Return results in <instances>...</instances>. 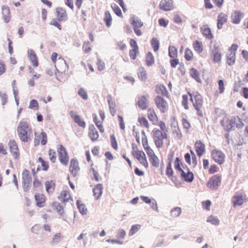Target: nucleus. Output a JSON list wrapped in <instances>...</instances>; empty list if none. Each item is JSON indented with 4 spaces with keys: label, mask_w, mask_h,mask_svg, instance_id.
<instances>
[{
    "label": "nucleus",
    "mask_w": 248,
    "mask_h": 248,
    "mask_svg": "<svg viewBox=\"0 0 248 248\" xmlns=\"http://www.w3.org/2000/svg\"><path fill=\"white\" fill-rule=\"evenodd\" d=\"M34 197L36 205L37 207L42 208L45 206L46 201V198L44 194L37 193L34 195Z\"/></svg>",
    "instance_id": "13"
},
{
    "label": "nucleus",
    "mask_w": 248,
    "mask_h": 248,
    "mask_svg": "<svg viewBox=\"0 0 248 248\" xmlns=\"http://www.w3.org/2000/svg\"><path fill=\"white\" fill-rule=\"evenodd\" d=\"M160 9L165 11H170L173 8L172 0H162L159 4Z\"/></svg>",
    "instance_id": "19"
},
{
    "label": "nucleus",
    "mask_w": 248,
    "mask_h": 248,
    "mask_svg": "<svg viewBox=\"0 0 248 248\" xmlns=\"http://www.w3.org/2000/svg\"><path fill=\"white\" fill-rule=\"evenodd\" d=\"M47 141V135L45 132L42 131L40 134L35 133V138L34 140L35 146H38L40 143H41L42 145H45L46 144Z\"/></svg>",
    "instance_id": "9"
},
{
    "label": "nucleus",
    "mask_w": 248,
    "mask_h": 248,
    "mask_svg": "<svg viewBox=\"0 0 248 248\" xmlns=\"http://www.w3.org/2000/svg\"><path fill=\"white\" fill-rule=\"evenodd\" d=\"M141 228V226L139 224H136L133 225L129 231V235L132 236L136 233L138 231L140 230Z\"/></svg>",
    "instance_id": "54"
},
{
    "label": "nucleus",
    "mask_w": 248,
    "mask_h": 248,
    "mask_svg": "<svg viewBox=\"0 0 248 248\" xmlns=\"http://www.w3.org/2000/svg\"><path fill=\"white\" fill-rule=\"evenodd\" d=\"M107 100L109 105V109L110 113L112 115H114L115 114V101L111 95H108L107 96Z\"/></svg>",
    "instance_id": "32"
},
{
    "label": "nucleus",
    "mask_w": 248,
    "mask_h": 248,
    "mask_svg": "<svg viewBox=\"0 0 248 248\" xmlns=\"http://www.w3.org/2000/svg\"><path fill=\"white\" fill-rule=\"evenodd\" d=\"M213 55V61L215 62H218L221 61V54L218 52H215L214 53L212 54Z\"/></svg>",
    "instance_id": "64"
},
{
    "label": "nucleus",
    "mask_w": 248,
    "mask_h": 248,
    "mask_svg": "<svg viewBox=\"0 0 248 248\" xmlns=\"http://www.w3.org/2000/svg\"><path fill=\"white\" fill-rule=\"evenodd\" d=\"M7 67L5 62L0 60V76L4 74L6 71Z\"/></svg>",
    "instance_id": "57"
},
{
    "label": "nucleus",
    "mask_w": 248,
    "mask_h": 248,
    "mask_svg": "<svg viewBox=\"0 0 248 248\" xmlns=\"http://www.w3.org/2000/svg\"><path fill=\"white\" fill-rule=\"evenodd\" d=\"M77 205L79 212L82 215L86 214L87 211V208H86L85 205L82 203L81 201L78 200L77 201Z\"/></svg>",
    "instance_id": "41"
},
{
    "label": "nucleus",
    "mask_w": 248,
    "mask_h": 248,
    "mask_svg": "<svg viewBox=\"0 0 248 248\" xmlns=\"http://www.w3.org/2000/svg\"><path fill=\"white\" fill-rule=\"evenodd\" d=\"M58 199L62 203H66L73 201L69 191L66 190H62L61 192L60 196H58Z\"/></svg>",
    "instance_id": "18"
},
{
    "label": "nucleus",
    "mask_w": 248,
    "mask_h": 248,
    "mask_svg": "<svg viewBox=\"0 0 248 248\" xmlns=\"http://www.w3.org/2000/svg\"><path fill=\"white\" fill-rule=\"evenodd\" d=\"M146 62L148 66H151L154 63V58L150 52L146 54Z\"/></svg>",
    "instance_id": "46"
},
{
    "label": "nucleus",
    "mask_w": 248,
    "mask_h": 248,
    "mask_svg": "<svg viewBox=\"0 0 248 248\" xmlns=\"http://www.w3.org/2000/svg\"><path fill=\"white\" fill-rule=\"evenodd\" d=\"M28 58L30 60L33 67H37L39 65L38 59L35 51L30 49L27 52Z\"/></svg>",
    "instance_id": "17"
},
{
    "label": "nucleus",
    "mask_w": 248,
    "mask_h": 248,
    "mask_svg": "<svg viewBox=\"0 0 248 248\" xmlns=\"http://www.w3.org/2000/svg\"><path fill=\"white\" fill-rule=\"evenodd\" d=\"M29 108L35 110H37L39 109V104L37 100L32 99L31 100L29 106Z\"/></svg>",
    "instance_id": "49"
},
{
    "label": "nucleus",
    "mask_w": 248,
    "mask_h": 248,
    "mask_svg": "<svg viewBox=\"0 0 248 248\" xmlns=\"http://www.w3.org/2000/svg\"><path fill=\"white\" fill-rule=\"evenodd\" d=\"M57 19L59 21H65L68 18L66 10L63 7H57L56 9Z\"/></svg>",
    "instance_id": "15"
},
{
    "label": "nucleus",
    "mask_w": 248,
    "mask_h": 248,
    "mask_svg": "<svg viewBox=\"0 0 248 248\" xmlns=\"http://www.w3.org/2000/svg\"><path fill=\"white\" fill-rule=\"evenodd\" d=\"M202 34L208 39H211L213 37L211 30L209 28H205L203 30Z\"/></svg>",
    "instance_id": "61"
},
{
    "label": "nucleus",
    "mask_w": 248,
    "mask_h": 248,
    "mask_svg": "<svg viewBox=\"0 0 248 248\" xmlns=\"http://www.w3.org/2000/svg\"><path fill=\"white\" fill-rule=\"evenodd\" d=\"M82 49L85 53H89L92 50L91 44L89 42H85L83 45Z\"/></svg>",
    "instance_id": "56"
},
{
    "label": "nucleus",
    "mask_w": 248,
    "mask_h": 248,
    "mask_svg": "<svg viewBox=\"0 0 248 248\" xmlns=\"http://www.w3.org/2000/svg\"><path fill=\"white\" fill-rule=\"evenodd\" d=\"M42 187V184L41 181L38 179L35 178L33 182V188L35 189L37 188H41Z\"/></svg>",
    "instance_id": "63"
},
{
    "label": "nucleus",
    "mask_w": 248,
    "mask_h": 248,
    "mask_svg": "<svg viewBox=\"0 0 248 248\" xmlns=\"http://www.w3.org/2000/svg\"><path fill=\"white\" fill-rule=\"evenodd\" d=\"M110 140L111 145L112 147H113V148L116 150H117V149H118L117 143V141L116 140V138L114 135H112L110 136Z\"/></svg>",
    "instance_id": "62"
},
{
    "label": "nucleus",
    "mask_w": 248,
    "mask_h": 248,
    "mask_svg": "<svg viewBox=\"0 0 248 248\" xmlns=\"http://www.w3.org/2000/svg\"><path fill=\"white\" fill-rule=\"evenodd\" d=\"M188 171L186 172L185 171H182L181 176L184 180L187 182H191L194 179V175L193 173L189 171L187 169Z\"/></svg>",
    "instance_id": "30"
},
{
    "label": "nucleus",
    "mask_w": 248,
    "mask_h": 248,
    "mask_svg": "<svg viewBox=\"0 0 248 248\" xmlns=\"http://www.w3.org/2000/svg\"><path fill=\"white\" fill-rule=\"evenodd\" d=\"M193 57L192 51L189 48H186L185 53V57L187 61H190Z\"/></svg>",
    "instance_id": "58"
},
{
    "label": "nucleus",
    "mask_w": 248,
    "mask_h": 248,
    "mask_svg": "<svg viewBox=\"0 0 248 248\" xmlns=\"http://www.w3.org/2000/svg\"><path fill=\"white\" fill-rule=\"evenodd\" d=\"M155 105L162 113H165L168 110V104L165 99L161 96H157L155 99Z\"/></svg>",
    "instance_id": "5"
},
{
    "label": "nucleus",
    "mask_w": 248,
    "mask_h": 248,
    "mask_svg": "<svg viewBox=\"0 0 248 248\" xmlns=\"http://www.w3.org/2000/svg\"><path fill=\"white\" fill-rule=\"evenodd\" d=\"M103 189V187L102 184H97L94 186L93 189V193L96 200H98L102 195Z\"/></svg>",
    "instance_id": "27"
},
{
    "label": "nucleus",
    "mask_w": 248,
    "mask_h": 248,
    "mask_svg": "<svg viewBox=\"0 0 248 248\" xmlns=\"http://www.w3.org/2000/svg\"><path fill=\"white\" fill-rule=\"evenodd\" d=\"M49 158L52 163H55L56 160V154L54 150L50 149L48 151Z\"/></svg>",
    "instance_id": "50"
},
{
    "label": "nucleus",
    "mask_w": 248,
    "mask_h": 248,
    "mask_svg": "<svg viewBox=\"0 0 248 248\" xmlns=\"http://www.w3.org/2000/svg\"><path fill=\"white\" fill-rule=\"evenodd\" d=\"M111 7L113 9V11L114 12V13L118 16L120 17L123 16L122 11L119 6H118L116 4L113 3L111 4Z\"/></svg>",
    "instance_id": "52"
},
{
    "label": "nucleus",
    "mask_w": 248,
    "mask_h": 248,
    "mask_svg": "<svg viewBox=\"0 0 248 248\" xmlns=\"http://www.w3.org/2000/svg\"><path fill=\"white\" fill-rule=\"evenodd\" d=\"M78 94L84 100H87L88 99V94L87 92L83 88L79 89L78 91Z\"/></svg>",
    "instance_id": "60"
},
{
    "label": "nucleus",
    "mask_w": 248,
    "mask_h": 248,
    "mask_svg": "<svg viewBox=\"0 0 248 248\" xmlns=\"http://www.w3.org/2000/svg\"><path fill=\"white\" fill-rule=\"evenodd\" d=\"M227 16L226 14L220 13L218 16L217 27L220 29L222 25L227 21Z\"/></svg>",
    "instance_id": "31"
},
{
    "label": "nucleus",
    "mask_w": 248,
    "mask_h": 248,
    "mask_svg": "<svg viewBox=\"0 0 248 248\" xmlns=\"http://www.w3.org/2000/svg\"><path fill=\"white\" fill-rule=\"evenodd\" d=\"M9 146L10 152L13 157L16 159H18L20 156V153L16 141L14 140H10Z\"/></svg>",
    "instance_id": "12"
},
{
    "label": "nucleus",
    "mask_w": 248,
    "mask_h": 248,
    "mask_svg": "<svg viewBox=\"0 0 248 248\" xmlns=\"http://www.w3.org/2000/svg\"><path fill=\"white\" fill-rule=\"evenodd\" d=\"M52 209L56 211L58 214L61 216H63L64 215V207L61 204L57 202H54L51 204Z\"/></svg>",
    "instance_id": "24"
},
{
    "label": "nucleus",
    "mask_w": 248,
    "mask_h": 248,
    "mask_svg": "<svg viewBox=\"0 0 248 248\" xmlns=\"http://www.w3.org/2000/svg\"><path fill=\"white\" fill-rule=\"evenodd\" d=\"M149 160H150L151 164L154 167H156V168H157L159 167V159L156 155H155L154 156H152V157L149 158Z\"/></svg>",
    "instance_id": "51"
},
{
    "label": "nucleus",
    "mask_w": 248,
    "mask_h": 248,
    "mask_svg": "<svg viewBox=\"0 0 248 248\" xmlns=\"http://www.w3.org/2000/svg\"><path fill=\"white\" fill-rule=\"evenodd\" d=\"M207 222H211L212 224L217 225L219 224V220L216 217L210 216L207 220Z\"/></svg>",
    "instance_id": "55"
},
{
    "label": "nucleus",
    "mask_w": 248,
    "mask_h": 248,
    "mask_svg": "<svg viewBox=\"0 0 248 248\" xmlns=\"http://www.w3.org/2000/svg\"><path fill=\"white\" fill-rule=\"evenodd\" d=\"M2 14L4 21L8 23L11 18V13L8 7L3 6L2 7Z\"/></svg>",
    "instance_id": "29"
},
{
    "label": "nucleus",
    "mask_w": 248,
    "mask_h": 248,
    "mask_svg": "<svg viewBox=\"0 0 248 248\" xmlns=\"http://www.w3.org/2000/svg\"><path fill=\"white\" fill-rule=\"evenodd\" d=\"M151 44L154 51L156 52L159 47V42L158 40L155 37L153 38L151 41Z\"/></svg>",
    "instance_id": "42"
},
{
    "label": "nucleus",
    "mask_w": 248,
    "mask_h": 248,
    "mask_svg": "<svg viewBox=\"0 0 248 248\" xmlns=\"http://www.w3.org/2000/svg\"><path fill=\"white\" fill-rule=\"evenodd\" d=\"M31 176L30 172L25 169L22 173V182H31Z\"/></svg>",
    "instance_id": "33"
},
{
    "label": "nucleus",
    "mask_w": 248,
    "mask_h": 248,
    "mask_svg": "<svg viewBox=\"0 0 248 248\" xmlns=\"http://www.w3.org/2000/svg\"><path fill=\"white\" fill-rule=\"evenodd\" d=\"M57 149L60 162L62 165L67 166L69 161V156L67 150L62 145H58Z\"/></svg>",
    "instance_id": "3"
},
{
    "label": "nucleus",
    "mask_w": 248,
    "mask_h": 248,
    "mask_svg": "<svg viewBox=\"0 0 248 248\" xmlns=\"http://www.w3.org/2000/svg\"><path fill=\"white\" fill-rule=\"evenodd\" d=\"M153 132V139L157 148H161L163 145V140L167 138L166 132L163 133L159 130L154 129Z\"/></svg>",
    "instance_id": "4"
},
{
    "label": "nucleus",
    "mask_w": 248,
    "mask_h": 248,
    "mask_svg": "<svg viewBox=\"0 0 248 248\" xmlns=\"http://www.w3.org/2000/svg\"><path fill=\"white\" fill-rule=\"evenodd\" d=\"M241 18V14L239 12H234L232 16V22L235 24H238L240 22Z\"/></svg>",
    "instance_id": "39"
},
{
    "label": "nucleus",
    "mask_w": 248,
    "mask_h": 248,
    "mask_svg": "<svg viewBox=\"0 0 248 248\" xmlns=\"http://www.w3.org/2000/svg\"><path fill=\"white\" fill-rule=\"evenodd\" d=\"M141 140L142 145L146 150L149 157L150 158L155 155L153 150L148 145L147 138L144 130H142L141 131Z\"/></svg>",
    "instance_id": "8"
},
{
    "label": "nucleus",
    "mask_w": 248,
    "mask_h": 248,
    "mask_svg": "<svg viewBox=\"0 0 248 248\" xmlns=\"http://www.w3.org/2000/svg\"><path fill=\"white\" fill-rule=\"evenodd\" d=\"M195 148L199 156H202L205 152V145L201 140H198L196 142Z\"/></svg>",
    "instance_id": "26"
},
{
    "label": "nucleus",
    "mask_w": 248,
    "mask_h": 248,
    "mask_svg": "<svg viewBox=\"0 0 248 248\" xmlns=\"http://www.w3.org/2000/svg\"><path fill=\"white\" fill-rule=\"evenodd\" d=\"M212 156L215 161L219 164L224 162L225 155L221 151L213 150L212 151Z\"/></svg>",
    "instance_id": "14"
},
{
    "label": "nucleus",
    "mask_w": 248,
    "mask_h": 248,
    "mask_svg": "<svg viewBox=\"0 0 248 248\" xmlns=\"http://www.w3.org/2000/svg\"><path fill=\"white\" fill-rule=\"evenodd\" d=\"M58 55L56 52H53L51 56V60L55 64V67L58 72L63 73L65 72L68 69V66L63 58L59 57L58 59Z\"/></svg>",
    "instance_id": "2"
},
{
    "label": "nucleus",
    "mask_w": 248,
    "mask_h": 248,
    "mask_svg": "<svg viewBox=\"0 0 248 248\" xmlns=\"http://www.w3.org/2000/svg\"><path fill=\"white\" fill-rule=\"evenodd\" d=\"M221 184V178L219 176L215 175L207 182V186L213 190H216Z\"/></svg>",
    "instance_id": "7"
},
{
    "label": "nucleus",
    "mask_w": 248,
    "mask_h": 248,
    "mask_svg": "<svg viewBox=\"0 0 248 248\" xmlns=\"http://www.w3.org/2000/svg\"><path fill=\"white\" fill-rule=\"evenodd\" d=\"M138 122L140 124L141 126H144L146 128H148L149 124L147 120L144 117H139L138 119Z\"/></svg>",
    "instance_id": "53"
},
{
    "label": "nucleus",
    "mask_w": 248,
    "mask_h": 248,
    "mask_svg": "<svg viewBox=\"0 0 248 248\" xmlns=\"http://www.w3.org/2000/svg\"><path fill=\"white\" fill-rule=\"evenodd\" d=\"M148 117L149 119L153 122H155L157 121V116L155 111L151 108H150L148 111Z\"/></svg>",
    "instance_id": "43"
},
{
    "label": "nucleus",
    "mask_w": 248,
    "mask_h": 248,
    "mask_svg": "<svg viewBox=\"0 0 248 248\" xmlns=\"http://www.w3.org/2000/svg\"><path fill=\"white\" fill-rule=\"evenodd\" d=\"M195 102L193 103V106L198 112V115L200 117L203 116V113L201 110L202 107L203 100L201 94L196 93L194 95Z\"/></svg>",
    "instance_id": "6"
},
{
    "label": "nucleus",
    "mask_w": 248,
    "mask_h": 248,
    "mask_svg": "<svg viewBox=\"0 0 248 248\" xmlns=\"http://www.w3.org/2000/svg\"><path fill=\"white\" fill-rule=\"evenodd\" d=\"M88 135L93 141L97 140L99 138L98 133L93 124L90 125L89 126Z\"/></svg>",
    "instance_id": "23"
},
{
    "label": "nucleus",
    "mask_w": 248,
    "mask_h": 248,
    "mask_svg": "<svg viewBox=\"0 0 248 248\" xmlns=\"http://www.w3.org/2000/svg\"><path fill=\"white\" fill-rule=\"evenodd\" d=\"M138 74L139 78L142 81H145L147 79V74L143 67H140L138 69Z\"/></svg>",
    "instance_id": "38"
},
{
    "label": "nucleus",
    "mask_w": 248,
    "mask_h": 248,
    "mask_svg": "<svg viewBox=\"0 0 248 248\" xmlns=\"http://www.w3.org/2000/svg\"><path fill=\"white\" fill-rule=\"evenodd\" d=\"M93 121L95 123L96 125L99 129V131L101 133H103L104 132V129L103 126L102 125V122L101 120H98L97 116L96 114H93Z\"/></svg>",
    "instance_id": "36"
},
{
    "label": "nucleus",
    "mask_w": 248,
    "mask_h": 248,
    "mask_svg": "<svg viewBox=\"0 0 248 248\" xmlns=\"http://www.w3.org/2000/svg\"><path fill=\"white\" fill-rule=\"evenodd\" d=\"M70 115L74 120V122L77 124L79 126L82 128L85 127L86 123L79 115L75 114L74 112L72 111L70 112Z\"/></svg>",
    "instance_id": "21"
},
{
    "label": "nucleus",
    "mask_w": 248,
    "mask_h": 248,
    "mask_svg": "<svg viewBox=\"0 0 248 248\" xmlns=\"http://www.w3.org/2000/svg\"><path fill=\"white\" fill-rule=\"evenodd\" d=\"M221 124L225 130L229 131L234 125V121L232 119L229 120L225 118L221 121Z\"/></svg>",
    "instance_id": "22"
},
{
    "label": "nucleus",
    "mask_w": 248,
    "mask_h": 248,
    "mask_svg": "<svg viewBox=\"0 0 248 248\" xmlns=\"http://www.w3.org/2000/svg\"><path fill=\"white\" fill-rule=\"evenodd\" d=\"M193 46L194 50L198 53H201L203 50L202 44L201 42L196 40L193 43Z\"/></svg>",
    "instance_id": "40"
},
{
    "label": "nucleus",
    "mask_w": 248,
    "mask_h": 248,
    "mask_svg": "<svg viewBox=\"0 0 248 248\" xmlns=\"http://www.w3.org/2000/svg\"><path fill=\"white\" fill-rule=\"evenodd\" d=\"M244 197L242 194L236 193L232 197V200L233 206L241 205L244 202Z\"/></svg>",
    "instance_id": "20"
},
{
    "label": "nucleus",
    "mask_w": 248,
    "mask_h": 248,
    "mask_svg": "<svg viewBox=\"0 0 248 248\" xmlns=\"http://www.w3.org/2000/svg\"><path fill=\"white\" fill-rule=\"evenodd\" d=\"M134 156L140 161L141 164L144 166L145 168L148 167V164L145 155L143 152L140 151H136L135 153Z\"/></svg>",
    "instance_id": "16"
},
{
    "label": "nucleus",
    "mask_w": 248,
    "mask_h": 248,
    "mask_svg": "<svg viewBox=\"0 0 248 248\" xmlns=\"http://www.w3.org/2000/svg\"><path fill=\"white\" fill-rule=\"evenodd\" d=\"M227 63L229 65H232L234 64L235 60V52L234 51L231 50L227 55Z\"/></svg>",
    "instance_id": "34"
},
{
    "label": "nucleus",
    "mask_w": 248,
    "mask_h": 248,
    "mask_svg": "<svg viewBox=\"0 0 248 248\" xmlns=\"http://www.w3.org/2000/svg\"><path fill=\"white\" fill-rule=\"evenodd\" d=\"M38 162L41 163L42 170L46 171L49 168V164L47 161L44 160L41 157H39L38 159Z\"/></svg>",
    "instance_id": "47"
},
{
    "label": "nucleus",
    "mask_w": 248,
    "mask_h": 248,
    "mask_svg": "<svg viewBox=\"0 0 248 248\" xmlns=\"http://www.w3.org/2000/svg\"><path fill=\"white\" fill-rule=\"evenodd\" d=\"M62 237L63 236L61 233H56L55 234L53 235L50 243L51 245H55L59 243Z\"/></svg>",
    "instance_id": "37"
},
{
    "label": "nucleus",
    "mask_w": 248,
    "mask_h": 248,
    "mask_svg": "<svg viewBox=\"0 0 248 248\" xmlns=\"http://www.w3.org/2000/svg\"><path fill=\"white\" fill-rule=\"evenodd\" d=\"M17 132L20 140L24 142H30L33 136V131L29 124L21 121L17 127Z\"/></svg>",
    "instance_id": "1"
},
{
    "label": "nucleus",
    "mask_w": 248,
    "mask_h": 248,
    "mask_svg": "<svg viewBox=\"0 0 248 248\" xmlns=\"http://www.w3.org/2000/svg\"><path fill=\"white\" fill-rule=\"evenodd\" d=\"M69 171L74 177L77 176L80 171V167L78 160L76 159H72L69 166Z\"/></svg>",
    "instance_id": "10"
},
{
    "label": "nucleus",
    "mask_w": 248,
    "mask_h": 248,
    "mask_svg": "<svg viewBox=\"0 0 248 248\" xmlns=\"http://www.w3.org/2000/svg\"><path fill=\"white\" fill-rule=\"evenodd\" d=\"M174 168L176 170L180 171L181 173H182V171H184L180 166V160L179 157H176L175 159Z\"/></svg>",
    "instance_id": "59"
},
{
    "label": "nucleus",
    "mask_w": 248,
    "mask_h": 248,
    "mask_svg": "<svg viewBox=\"0 0 248 248\" xmlns=\"http://www.w3.org/2000/svg\"><path fill=\"white\" fill-rule=\"evenodd\" d=\"M46 190L48 194H52L55 188V184L52 180L47 181L45 183Z\"/></svg>",
    "instance_id": "28"
},
{
    "label": "nucleus",
    "mask_w": 248,
    "mask_h": 248,
    "mask_svg": "<svg viewBox=\"0 0 248 248\" xmlns=\"http://www.w3.org/2000/svg\"><path fill=\"white\" fill-rule=\"evenodd\" d=\"M149 98L148 94L141 95L138 97L137 104L140 109L144 110L147 108Z\"/></svg>",
    "instance_id": "11"
},
{
    "label": "nucleus",
    "mask_w": 248,
    "mask_h": 248,
    "mask_svg": "<svg viewBox=\"0 0 248 248\" xmlns=\"http://www.w3.org/2000/svg\"><path fill=\"white\" fill-rule=\"evenodd\" d=\"M103 21L105 22L107 27H110L112 24V17L108 11H106L105 13Z\"/></svg>",
    "instance_id": "35"
},
{
    "label": "nucleus",
    "mask_w": 248,
    "mask_h": 248,
    "mask_svg": "<svg viewBox=\"0 0 248 248\" xmlns=\"http://www.w3.org/2000/svg\"><path fill=\"white\" fill-rule=\"evenodd\" d=\"M181 208L180 207H176L171 209L170 214L172 217H177L181 215Z\"/></svg>",
    "instance_id": "44"
},
{
    "label": "nucleus",
    "mask_w": 248,
    "mask_h": 248,
    "mask_svg": "<svg viewBox=\"0 0 248 248\" xmlns=\"http://www.w3.org/2000/svg\"><path fill=\"white\" fill-rule=\"evenodd\" d=\"M130 22L134 28H141L143 25L141 20L138 16L134 15L131 16Z\"/></svg>",
    "instance_id": "25"
},
{
    "label": "nucleus",
    "mask_w": 248,
    "mask_h": 248,
    "mask_svg": "<svg viewBox=\"0 0 248 248\" xmlns=\"http://www.w3.org/2000/svg\"><path fill=\"white\" fill-rule=\"evenodd\" d=\"M169 55L172 58L176 57L177 56V48L174 46H170L169 47Z\"/></svg>",
    "instance_id": "45"
},
{
    "label": "nucleus",
    "mask_w": 248,
    "mask_h": 248,
    "mask_svg": "<svg viewBox=\"0 0 248 248\" xmlns=\"http://www.w3.org/2000/svg\"><path fill=\"white\" fill-rule=\"evenodd\" d=\"M190 75L198 82H201V79L199 77V73L196 69L192 68L190 70Z\"/></svg>",
    "instance_id": "48"
}]
</instances>
